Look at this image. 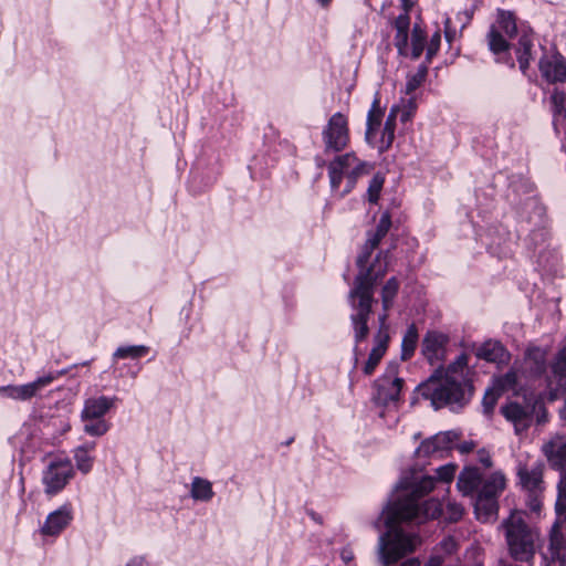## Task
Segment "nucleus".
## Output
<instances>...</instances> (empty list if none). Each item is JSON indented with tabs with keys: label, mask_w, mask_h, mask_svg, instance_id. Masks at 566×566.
Instances as JSON below:
<instances>
[{
	"label": "nucleus",
	"mask_w": 566,
	"mask_h": 566,
	"mask_svg": "<svg viewBox=\"0 0 566 566\" xmlns=\"http://www.w3.org/2000/svg\"><path fill=\"white\" fill-rule=\"evenodd\" d=\"M366 338H367V336H366L364 339H361V340L357 342V340H356V338L354 337V340H355V344H356V347H354V350H357V345H358L359 343L364 342Z\"/></svg>",
	"instance_id": "obj_60"
},
{
	"label": "nucleus",
	"mask_w": 566,
	"mask_h": 566,
	"mask_svg": "<svg viewBox=\"0 0 566 566\" xmlns=\"http://www.w3.org/2000/svg\"><path fill=\"white\" fill-rule=\"evenodd\" d=\"M373 166L359 160L354 153L337 156L328 164V177L333 191L339 189L343 177L346 176L347 185L340 196L348 193L355 186L357 179L370 172Z\"/></svg>",
	"instance_id": "obj_5"
},
{
	"label": "nucleus",
	"mask_w": 566,
	"mask_h": 566,
	"mask_svg": "<svg viewBox=\"0 0 566 566\" xmlns=\"http://www.w3.org/2000/svg\"><path fill=\"white\" fill-rule=\"evenodd\" d=\"M544 464L539 461L518 462L516 473L518 484L527 493H542L544 490L543 482Z\"/></svg>",
	"instance_id": "obj_13"
},
{
	"label": "nucleus",
	"mask_w": 566,
	"mask_h": 566,
	"mask_svg": "<svg viewBox=\"0 0 566 566\" xmlns=\"http://www.w3.org/2000/svg\"><path fill=\"white\" fill-rule=\"evenodd\" d=\"M403 2H407V0H403ZM406 9H408V10H409V8H408V3H405V10H406Z\"/></svg>",
	"instance_id": "obj_61"
},
{
	"label": "nucleus",
	"mask_w": 566,
	"mask_h": 566,
	"mask_svg": "<svg viewBox=\"0 0 566 566\" xmlns=\"http://www.w3.org/2000/svg\"><path fill=\"white\" fill-rule=\"evenodd\" d=\"M434 481L433 476L422 475L408 484H401L397 497L382 511L380 520L387 531L379 537V555L385 565L396 563L420 544L416 534L401 527L402 522L422 523L438 516L449 522H458L463 516V506L455 502H448L444 506L433 500L419 502L433 490Z\"/></svg>",
	"instance_id": "obj_1"
},
{
	"label": "nucleus",
	"mask_w": 566,
	"mask_h": 566,
	"mask_svg": "<svg viewBox=\"0 0 566 566\" xmlns=\"http://www.w3.org/2000/svg\"><path fill=\"white\" fill-rule=\"evenodd\" d=\"M551 465L559 471L566 470V438L557 436L543 446Z\"/></svg>",
	"instance_id": "obj_21"
},
{
	"label": "nucleus",
	"mask_w": 566,
	"mask_h": 566,
	"mask_svg": "<svg viewBox=\"0 0 566 566\" xmlns=\"http://www.w3.org/2000/svg\"><path fill=\"white\" fill-rule=\"evenodd\" d=\"M501 394L502 392L500 390H497L495 387L490 388L485 391L483 400H482V406H483L485 413L489 415L493 411Z\"/></svg>",
	"instance_id": "obj_42"
},
{
	"label": "nucleus",
	"mask_w": 566,
	"mask_h": 566,
	"mask_svg": "<svg viewBox=\"0 0 566 566\" xmlns=\"http://www.w3.org/2000/svg\"><path fill=\"white\" fill-rule=\"evenodd\" d=\"M399 290V282L396 277H390L381 290V303L384 312L381 314H386L388 317V311L391 308L394 304V300Z\"/></svg>",
	"instance_id": "obj_33"
},
{
	"label": "nucleus",
	"mask_w": 566,
	"mask_h": 566,
	"mask_svg": "<svg viewBox=\"0 0 566 566\" xmlns=\"http://www.w3.org/2000/svg\"><path fill=\"white\" fill-rule=\"evenodd\" d=\"M536 405H532V400L524 403L511 401L501 407L503 417L513 424L516 434L525 432L534 421Z\"/></svg>",
	"instance_id": "obj_9"
},
{
	"label": "nucleus",
	"mask_w": 566,
	"mask_h": 566,
	"mask_svg": "<svg viewBox=\"0 0 566 566\" xmlns=\"http://www.w3.org/2000/svg\"><path fill=\"white\" fill-rule=\"evenodd\" d=\"M542 77L549 84L566 82V62L559 55L543 56L539 60Z\"/></svg>",
	"instance_id": "obj_16"
},
{
	"label": "nucleus",
	"mask_w": 566,
	"mask_h": 566,
	"mask_svg": "<svg viewBox=\"0 0 566 566\" xmlns=\"http://www.w3.org/2000/svg\"><path fill=\"white\" fill-rule=\"evenodd\" d=\"M440 43H441V34H440V31L438 30L431 35L430 42L427 48L426 57L428 61H430L432 59V56H434L437 54V52L439 51V48H440Z\"/></svg>",
	"instance_id": "obj_44"
},
{
	"label": "nucleus",
	"mask_w": 566,
	"mask_h": 566,
	"mask_svg": "<svg viewBox=\"0 0 566 566\" xmlns=\"http://www.w3.org/2000/svg\"><path fill=\"white\" fill-rule=\"evenodd\" d=\"M148 350H149V348L144 345L123 346V347H118L113 356L115 359H125V358L136 359V358L145 356L148 353Z\"/></svg>",
	"instance_id": "obj_36"
},
{
	"label": "nucleus",
	"mask_w": 566,
	"mask_h": 566,
	"mask_svg": "<svg viewBox=\"0 0 566 566\" xmlns=\"http://www.w3.org/2000/svg\"><path fill=\"white\" fill-rule=\"evenodd\" d=\"M551 368L552 375H546L545 384L557 395L566 388V345L558 352Z\"/></svg>",
	"instance_id": "obj_18"
},
{
	"label": "nucleus",
	"mask_w": 566,
	"mask_h": 566,
	"mask_svg": "<svg viewBox=\"0 0 566 566\" xmlns=\"http://www.w3.org/2000/svg\"><path fill=\"white\" fill-rule=\"evenodd\" d=\"M476 356L490 363L501 361L504 356V348L500 343L486 342L479 347Z\"/></svg>",
	"instance_id": "obj_31"
},
{
	"label": "nucleus",
	"mask_w": 566,
	"mask_h": 566,
	"mask_svg": "<svg viewBox=\"0 0 566 566\" xmlns=\"http://www.w3.org/2000/svg\"><path fill=\"white\" fill-rule=\"evenodd\" d=\"M424 42H426L424 32L420 28L415 27L412 30V34H411V46H412L411 57L413 60H417L421 56V54L423 52V48H424Z\"/></svg>",
	"instance_id": "obj_38"
},
{
	"label": "nucleus",
	"mask_w": 566,
	"mask_h": 566,
	"mask_svg": "<svg viewBox=\"0 0 566 566\" xmlns=\"http://www.w3.org/2000/svg\"><path fill=\"white\" fill-rule=\"evenodd\" d=\"M325 153L342 151L349 144L348 118L343 113H335L322 132Z\"/></svg>",
	"instance_id": "obj_8"
},
{
	"label": "nucleus",
	"mask_w": 566,
	"mask_h": 566,
	"mask_svg": "<svg viewBox=\"0 0 566 566\" xmlns=\"http://www.w3.org/2000/svg\"><path fill=\"white\" fill-rule=\"evenodd\" d=\"M384 117V111L380 107V99L378 95L375 96L371 107L367 114V128H366V139L370 140L376 136V133L381 124Z\"/></svg>",
	"instance_id": "obj_27"
},
{
	"label": "nucleus",
	"mask_w": 566,
	"mask_h": 566,
	"mask_svg": "<svg viewBox=\"0 0 566 566\" xmlns=\"http://www.w3.org/2000/svg\"><path fill=\"white\" fill-rule=\"evenodd\" d=\"M558 495L556 501V512L558 515L566 511V470L560 471V479L557 485Z\"/></svg>",
	"instance_id": "obj_41"
},
{
	"label": "nucleus",
	"mask_w": 566,
	"mask_h": 566,
	"mask_svg": "<svg viewBox=\"0 0 566 566\" xmlns=\"http://www.w3.org/2000/svg\"><path fill=\"white\" fill-rule=\"evenodd\" d=\"M416 109H417V104H416L415 99L409 98L407 105L402 109L399 108L400 120L402 123L409 122L411 119V117L413 116Z\"/></svg>",
	"instance_id": "obj_46"
},
{
	"label": "nucleus",
	"mask_w": 566,
	"mask_h": 566,
	"mask_svg": "<svg viewBox=\"0 0 566 566\" xmlns=\"http://www.w3.org/2000/svg\"><path fill=\"white\" fill-rule=\"evenodd\" d=\"M95 448V443H86L75 449L74 459L76 468L83 473H88L92 469L93 458L90 452Z\"/></svg>",
	"instance_id": "obj_32"
},
{
	"label": "nucleus",
	"mask_w": 566,
	"mask_h": 566,
	"mask_svg": "<svg viewBox=\"0 0 566 566\" xmlns=\"http://www.w3.org/2000/svg\"><path fill=\"white\" fill-rule=\"evenodd\" d=\"M60 375H63V373H50L24 385L0 386V396L13 400H29L35 397L39 391L51 385Z\"/></svg>",
	"instance_id": "obj_10"
},
{
	"label": "nucleus",
	"mask_w": 566,
	"mask_h": 566,
	"mask_svg": "<svg viewBox=\"0 0 566 566\" xmlns=\"http://www.w3.org/2000/svg\"><path fill=\"white\" fill-rule=\"evenodd\" d=\"M322 6L326 7L332 0H317Z\"/></svg>",
	"instance_id": "obj_59"
},
{
	"label": "nucleus",
	"mask_w": 566,
	"mask_h": 566,
	"mask_svg": "<svg viewBox=\"0 0 566 566\" xmlns=\"http://www.w3.org/2000/svg\"><path fill=\"white\" fill-rule=\"evenodd\" d=\"M473 12L465 10L463 13H459V19L462 22L461 29L465 28L467 24L472 20Z\"/></svg>",
	"instance_id": "obj_53"
},
{
	"label": "nucleus",
	"mask_w": 566,
	"mask_h": 566,
	"mask_svg": "<svg viewBox=\"0 0 566 566\" xmlns=\"http://www.w3.org/2000/svg\"><path fill=\"white\" fill-rule=\"evenodd\" d=\"M420 391L436 409L444 406L463 407L472 396V385L468 378V356L461 354L446 370L437 369L420 385Z\"/></svg>",
	"instance_id": "obj_3"
},
{
	"label": "nucleus",
	"mask_w": 566,
	"mask_h": 566,
	"mask_svg": "<svg viewBox=\"0 0 566 566\" xmlns=\"http://www.w3.org/2000/svg\"><path fill=\"white\" fill-rule=\"evenodd\" d=\"M390 227H391V220H390V217L386 213V214H382L381 218L379 219L375 231H377L380 235H382L385 238L386 234L388 233Z\"/></svg>",
	"instance_id": "obj_49"
},
{
	"label": "nucleus",
	"mask_w": 566,
	"mask_h": 566,
	"mask_svg": "<svg viewBox=\"0 0 566 566\" xmlns=\"http://www.w3.org/2000/svg\"><path fill=\"white\" fill-rule=\"evenodd\" d=\"M417 340H418V332H417L416 326L412 324L408 327V329L403 336V339H402V344H401L402 359L406 360L413 355L416 346H417Z\"/></svg>",
	"instance_id": "obj_35"
},
{
	"label": "nucleus",
	"mask_w": 566,
	"mask_h": 566,
	"mask_svg": "<svg viewBox=\"0 0 566 566\" xmlns=\"http://www.w3.org/2000/svg\"><path fill=\"white\" fill-rule=\"evenodd\" d=\"M553 111V126L556 134H559V126L566 119V92L554 90L551 95Z\"/></svg>",
	"instance_id": "obj_25"
},
{
	"label": "nucleus",
	"mask_w": 566,
	"mask_h": 566,
	"mask_svg": "<svg viewBox=\"0 0 566 566\" xmlns=\"http://www.w3.org/2000/svg\"><path fill=\"white\" fill-rule=\"evenodd\" d=\"M378 329L374 335V346L369 353L368 359L364 365L363 371L365 375H371L384 355L387 352L389 344V325L387 324L386 314H380L378 316Z\"/></svg>",
	"instance_id": "obj_11"
},
{
	"label": "nucleus",
	"mask_w": 566,
	"mask_h": 566,
	"mask_svg": "<svg viewBox=\"0 0 566 566\" xmlns=\"http://www.w3.org/2000/svg\"><path fill=\"white\" fill-rule=\"evenodd\" d=\"M532 48H533L532 34L523 31L522 34L520 35L517 46H516L517 61L520 64V70L523 73H525L530 66V61L532 59V54H531Z\"/></svg>",
	"instance_id": "obj_26"
},
{
	"label": "nucleus",
	"mask_w": 566,
	"mask_h": 566,
	"mask_svg": "<svg viewBox=\"0 0 566 566\" xmlns=\"http://www.w3.org/2000/svg\"><path fill=\"white\" fill-rule=\"evenodd\" d=\"M510 556L521 563H531L535 556L539 534L520 513H512L502 522Z\"/></svg>",
	"instance_id": "obj_4"
},
{
	"label": "nucleus",
	"mask_w": 566,
	"mask_h": 566,
	"mask_svg": "<svg viewBox=\"0 0 566 566\" xmlns=\"http://www.w3.org/2000/svg\"><path fill=\"white\" fill-rule=\"evenodd\" d=\"M448 340V336L440 332L430 331L426 334L422 340V354L431 365L443 359Z\"/></svg>",
	"instance_id": "obj_17"
},
{
	"label": "nucleus",
	"mask_w": 566,
	"mask_h": 566,
	"mask_svg": "<svg viewBox=\"0 0 566 566\" xmlns=\"http://www.w3.org/2000/svg\"><path fill=\"white\" fill-rule=\"evenodd\" d=\"M516 33L517 25L513 12L499 9L496 21L486 34L490 51L494 54L506 52L510 49L507 39H512Z\"/></svg>",
	"instance_id": "obj_6"
},
{
	"label": "nucleus",
	"mask_w": 566,
	"mask_h": 566,
	"mask_svg": "<svg viewBox=\"0 0 566 566\" xmlns=\"http://www.w3.org/2000/svg\"><path fill=\"white\" fill-rule=\"evenodd\" d=\"M548 349L539 346H530L524 356V374L530 379H543L547 374Z\"/></svg>",
	"instance_id": "obj_15"
},
{
	"label": "nucleus",
	"mask_w": 566,
	"mask_h": 566,
	"mask_svg": "<svg viewBox=\"0 0 566 566\" xmlns=\"http://www.w3.org/2000/svg\"><path fill=\"white\" fill-rule=\"evenodd\" d=\"M424 566H441L440 557H432Z\"/></svg>",
	"instance_id": "obj_58"
},
{
	"label": "nucleus",
	"mask_w": 566,
	"mask_h": 566,
	"mask_svg": "<svg viewBox=\"0 0 566 566\" xmlns=\"http://www.w3.org/2000/svg\"><path fill=\"white\" fill-rule=\"evenodd\" d=\"M403 379L398 377V365L388 364L385 373L375 380V400L384 406L395 403L400 398Z\"/></svg>",
	"instance_id": "obj_7"
},
{
	"label": "nucleus",
	"mask_w": 566,
	"mask_h": 566,
	"mask_svg": "<svg viewBox=\"0 0 566 566\" xmlns=\"http://www.w3.org/2000/svg\"><path fill=\"white\" fill-rule=\"evenodd\" d=\"M428 74L427 65L422 64L418 67L417 72L408 75L405 93L412 94L426 80Z\"/></svg>",
	"instance_id": "obj_37"
},
{
	"label": "nucleus",
	"mask_w": 566,
	"mask_h": 566,
	"mask_svg": "<svg viewBox=\"0 0 566 566\" xmlns=\"http://www.w3.org/2000/svg\"><path fill=\"white\" fill-rule=\"evenodd\" d=\"M400 566H420L418 558H409L405 560Z\"/></svg>",
	"instance_id": "obj_56"
},
{
	"label": "nucleus",
	"mask_w": 566,
	"mask_h": 566,
	"mask_svg": "<svg viewBox=\"0 0 566 566\" xmlns=\"http://www.w3.org/2000/svg\"><path fill=\"white\" fill-rule=\"evenodd\" d=\"M532 405H536V411H535V415L536 416V422L538 424H543L547 421V410L544 406V403L537 399L535 400H532Z\"/></svg>",
	"instance_id": "obj_48"
},
{
	"label": "nucleus",
	"mask_w": 566,
	"mask_h": 566,
	"mask_svg": "<svg viewBox=\"0 0 566 566\" xmlns=\"http://www.w3.org/2000/svg\"><path fill=\"white\" fill-rule=\"evenodd\" d=\"M384 239L377 231L369 234L361 254L357 259L359 273L355 277L354 286L349 291V305L352 308L350 322L355 329V338L357 342L369 335L368 321L373 312L374 291L377 281L387 272L388 252H380L375 262L367 266L368 260L373 251L379 245Z\"/></svg>",
	"instance_id": "obj_2"
},
{
	"label": "nucleus",
	"mask_w": 566,
	"mask_h": 566,
	"mask_svg": "<svg viewBox=\"0 0 566 566\" xmlns=\"http://www.w3.org/2000/svg\"><path fill=\"white\" fill-rule=\"evenodd\" d=\"M444 36L448 42H452L457 36V30L452 28L450 18H447L444 21Z\"/></svg>",
	"instance_id": "obj_50"
},
{
	"label": "nucleus",
	"mask_w": 566,
	"mask_h": 566,
	"mask_svg": "<svg viewBox=\"0 0 566 566\" xmlns=\"http://www.w3.org/2000/svg\"><path fill=\"white\" fill-rule=\"evenodd\" d=\"M505 489V476L500 472H494L486 479H482L476 495L497 500Z\"/></svg>",
	"instance_id": "obj_23"
},
{
	"label": "nucleus",
	"mask_w": 566,
	"mask_h": 566,
	"mask_svg": "<svg viewBox=\"0 0 566 566\" xmlns=\"http://www.w3.org/2000/svg\"><path fill=\"white\" fill-rule=\"evenodd\" d=\"M191 497L196 501L208 502L213 497L212 484L206 479L196 476L191 482Z\"/></svg>",
	"instance_id": "obj_30"
},
{
	"label": "nucleus",
	"mask_w": 566,
	"mask_h": 566,
	"mask_svg": "<svg viewBox=\"0 0 566 566\" xmlns=\"http://www.w3.org/2000/svg\"><path fill=\"white\" fill-rule=\"evenodd\" d=\"M539 494L541 493H528V495H530L528 507L533 512H538L541 509Z\"/></svg>",
	"instance_id": "obj_51"
},
{
	"label": "nucleus",
	"mask_w": 566,
	"mask_h": 566,
	"mask_svg": "<svg viewBox=\"0 0 566 566\" xmlns=\"http://www.w3.org/2000/svg\"><path fill=\"white\" fill-rule=\"evenodd\" d=\"M72 476V467L69 461H53L43 473L45 492L55 494L61 491Z\"/></svg>",
	"instance_id": "obj_14"
},
{
	"label": "nucleus",
	"mask_w": 566,
	"mask_h": 566,
	"mask_svg": "<svg viewBox=\"0 0 566 566\" xmlns=\"http://www.w3.org/2000/svg\"><path fill=\"white\" fill-rule=\"evenodd\" d=\"M453 448L458 449L460 453L467 454L475 448V443L473 441H464L457 444L455 442Z\"/></svg>",
	"instance_id": "obj_52"
},
{
	"label": "nucleus",
	"mask_w": 566,
	"mask_h": 566,
	"mask_svg": "<svg viewBox=\"0 0 566 566\" xmlns=\"http://www.w3.org/2000/svg\"><path fill=\"white\" fill-rule=\"evenodd\" d=\"M549 541L552 554L559 556L562 549L566 547V511L558 515V520L553 525Z\"/></svg>",
	"instance_id": "obj_24"
},
{
	"label": "nucleus",
	"mask_w": 566,
	"mask_h": 566,
	"mask_svg": "<svg viewBox=\"0 0 566 566\" xmlns=\"http://www.w3.org/2000/svg\"><path fill=\"white\" fill-rule=\"evenodd\" d=\"M460 436V432L455 430L439 432L433 437L423 440L417 448L416 454L418 457H442L444 452L453 449L454 443L459 441Z\"/></svg>",
	"instance_id": "obj_12"
},
{
	"label": "nucleus",
	"mask_w": 566,
	"mask_h": 566,
	"mask_svg": "<svg viewBox=\"0 0 566 566\" xmlns=\"http://www.w3.org/2000/svg\"><path fill=\"white\" fill-rule=\"evenodd\" d=\"M72 518L71 507L64 505L49 514L41 531L44 535H57L71 523Z\"/></svg>",
	"instance_id": "obj_20"
},
{
	"label": "nucleus",
	"mask_w": 566,
	"mask_h": 566,
	"mask_svg": "<svg viewBox=\"0 0 566 566\" xmlns=\"http://www.w3.org/2000/svg\"><path fill=\"white\" fill-rule=\"evenodd\" d=\"M457 465L453 463H448L442 465L436 470L437 480L444 483H450L455 476Z\"/></svg>",
	"instance_id": "obj_43"
},
{
	"label": "nucleus",
	"mask_w": 566,
	"mask_h": 566,
	"mask_svg": "<svg viewBox=\"0 0 566 566\" xmlns=\"http://www.w3.org/2000/svg\"><path fill=\"white\" fill-rule=\"evenodd\" d=\"M474 510L479 520L488 522L496 516L499 510L497 500L476 495Z\"/></svg>",
	"instance_id": "obj_28"
},
{
	"label": "nucleus",
	"mask_w": 566,
	"mask_h": 566,
	"mask_svg": "<svg viewBox=\"0 0 566 566\" xmlns=\"http://www.w3.org/2000/svg\"><path fill=\"white\" fill-rule=\"evenodd\" d=\"M479 460L485 468L492 467V459L488 452L484 450L479 452Z\"/></svg>",
	"instance_id": "obj_54"
},
{
	"label": "nucleus",
	"mask_w": 566,
	"mask_h": 566,
	"mask_svg": "<svg viewBox=\"0 0 566 566\" xmlns=\"http://www.w3.org/2000/svg\"><path fill=\"white\" fill-rule=\"evenodd\" d=\"M127 566H147V563L143 557L133 558Z\"/></svg>",
	"instance_id": "obj_55"
},
{
	"label": "nucleus",
	"mask_w": 566,
	"mask_h": 566,
	"mask_svg": "<svg viewBox=\"0 0 566 566\" xmlns=\"http://www.w3.org/2000/svg\"><path fill=\"white\" fill-rule=\"evenodd\" d=\"M384 182H385V178L381 174H376L371 178L368 189H367L368 200L370 203L378 202Z\"/></svg>",
	"instance_id": "obj_39"
},
{
	"label": "nucleus",
	"mask_w": 566,
	"mask_h": 566,
	"mask_svg": "<svg viewBox=\"0 0 566 566\" xmlns=\"http://www.w3.org/2000/svg\"><path fill=\"white\" fill-rule=\"evenodd\" d=\"M82 422L84 432L92 437H101L109 430V424L105 419H82Z\"/></svg>",
	"instance_id": "obj_34"
},
{
	"label": "nucleus",
	"mask_w": 566,
	"mask_h": 566,
	"mask_svg": "<svg viewBox=\"0 0 566 566\" xmlns=\"http://www.w3.org/2000/svg\"><path fill=\"white\" fill-rule=\"evenodd\" d=\"M408 33L409 31H397L395 35V46L400 55L407 54L408 45Z\"/></svg>",
	"instance_id": "obj_45"
},
{
	"label": "nucleus",
	"mask_w": 566,
	"mask_h": 566,
	"mask_svg": "<svg viewBox=\"0 0 566 566\" xmlns=\"http://www.w3.org/2000/svg\"><path fill=\"white\" fill-rule=\"evenodd\" d=\"M353 553L350 551L344 549L342 552V558L345 563H349L353 559Z\"/></svg>",
	"instance_id": "obj_57"
},
{
	"label": "nucleus",
	"mask_w": 566,
	"mask_h": 566,
	"mask_svg": "<svg viewBox=\"0 0 566 566\" xmlns=\"http://www.w3.org/2000/svg\"><path fill=\"white\" fill-rule=\"evenodd\" d=\"M517 385V373L510 370L502 377L497 378L494 382V387L503 392L504 390L513 389Z\"/></svg>",
	"instance_id": "obj_40"
},
{
	"label": "nucleus",
	"mask_w": 566,
	"mask_h": 566,
	"mask_svg": "<svg viewBox=\"0 0 566 566\" xmlns=\"http://www.w3.org/2000/svg\"><path fill=\"white\" fill-rule=\"evenodd\" d=\"M396 31H409L410 28V17L408 14V9L402 14H399L395 20Z\"/></svg>",
	"instance_id": "obj_47"
},
{
	"label": "nucleus",
	"mask_w": 566,
	"mask_h": 566,
	"mask_svg": "<svg viewBox=\"0 0 566 566\" xmlns=\"http://www.w3.org/2000/svg\"><path fill=\"white\" fill-rule=\"evenodd\" d=\"M482 483V476L476 468H464L458 476L457 488L463 495L478 493Z\"/></svg>",
	"instance_id": "obj_22"
},
{
	"label": "nucleus",
	"mask_w": 566,
	"mask_h": 566,
	"mask_svg": "<svg viewBox=\"0 0 566 566\" xmlns=\"http://www.w3.org/2000/svg\"><path fill=\"white\" fill-rule=\"evenodd\" d=\"M116 397H91L84 401L81 419H104V416L115 406Z\"/></svg>",
	"instance_id": "obj_19"
},
{
	"label": "nucleus",
	"mask_w": 566,
	"mask_h": 566,
	"mask_svg": "<svg viewBox=\"0 0 566 566\" xmlns=\"http://www.w3.org/2000/svg\"><path fill=\"white\" fill-rule=\"evenodd\" d=\"M399 115V107H391L387 119L384 125V129L380 137V150H387L395 140V128H396V119Z\"/></svg>",
	"instance_id": "obj_29"
}]
</instances>
